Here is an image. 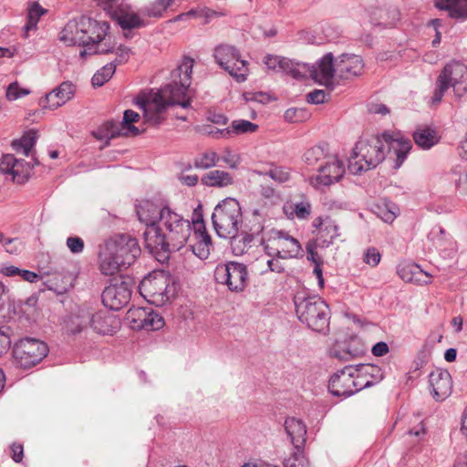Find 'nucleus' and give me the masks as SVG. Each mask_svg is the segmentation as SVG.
I'll return each instance as SVG.
<instances>
[{
	"label": "nucleus",
	"instance_id": "5",
	"mask_svg": "<svg viewBox=\"0 0 467 467\" xmlns=\"http://www.w3.org/2000/svg\"><path fill=\"white\" fill-rule=\"evenodd\" d=\"M193 59L184 57L182 62L171 73V82L162 87L158 93L157 98L167 103V106L179 105L183 109L191 106V98L189 97V88L192 83V73Z\"/></svg>",
	"mask_w": 467,
	"mask_h": 467
},
{
	"label": "nucleus",
	"instance_id": "35",
	"mask_svg": "<svg viewBox=\"0 0 467 467\" xmlns=\"http://www.w3.org/2000/svg\"><path fill=\"white\" fill-rule=\"evenodd\" d=\"M282 61L281 72L289 75L296 79H304L308 77V64L295 62L287 57H284Z\"/></svg>",
	"mask_w": 467,
	"mask_h": 467
},
{
	"label": "nucleus",
	"instance_id": "8",
	"mask_svg": "<svg viewBox=\"0 0 467 467\" xmlns=\"http://www.w3.org/2000/svg\"><path fill=\"white\" fill-rule=\"evenodd\" d=\"M175 278L164 270L150 273L140 283V295L150 304L161 306L177 294Z\"/></svg>",
	"mask_w": 467,
	"mask_h": 467
},
{
	"label": "nucleus",
	"instance_id": "60",
	"mask_svg": "<svg viewBox=\"0 0 467 467\" xmlns=\"http://www.w3.org/2000/svg\"><path fill=\"white\" fill-rule=\"evenodd\" d=\"M328 96L325 90L315 89L306 95V101L311 104L324 103Z\"/></svg>",
	"mask_w": 467,
	"mask_h": 467
},
{
	"label": "nucleus",
	"instance_id": "20",
	"mask_svg": "<svg viewBox=\"0 0 467 467\" xmlns=\"http://www.w3.org/2000/svg\"><path fill=\"white\" fill-rule=\"evenodd\" d=\"M268 240L277 244L282 259L296 258L302 255L303 249L299 241L284 231H268Z\"/></svg>",
	"mask_w": 467,
	"mask_h": 467
},
{
	"label": "nucleus",
	"instance_id": "24",
	"mask_svg": "<svg viewBox=\"0 0 467 467\" xmlns=\"http://www.w3.org/2000/svg\"><path fill=\"white\" fill-rule=\"evenodd\" d=\"M137 104L143 109V118L146 122L153 126H159L163 122L168 106L160 98L154 96L151 100L139 98Z\"/></svg>",
	"mask_w": 467,
	"mask_h": 467
},
{
	"label": "nucleus",
	"instance_id": "54",
	"mask_svg": "<svg viewBox=\"0 0 467 467\" xmlns=\"http://www.w3.org/2000/svg\"><path fill=\"white\" fill-rule=\"evenodd\" d=\"M29 93V89L20 88L17 82H13L8 86L6 89V99L8 100H16L19 98L28 95Z\"/></svg>",
	"mask_w": 467,
	"mask_h": 467
},
{
	"label": "nucleus",
	"instance_id": "10",
	"mask_svg": "<svg viewBox=\"0 0 467 467\" xmlns=\"http://www.w3.org/2000/svg\"><path fill=\"white\" fill-rule=\"evenodd\" d=\"M451 87L458 98H462L467 93V66L465 64L459 61H451L443 67L437 78L432 102H441L444 93Z\"/></svg>",
	"mask_w": 467,
	"mask_h": 467
},
{
	"label": "nucleus",
	"instance_id": "17",
	"mask_svg": "<svg viewBox=\"0 0 467 467\" xmlns=\"http://www.w3.org/2000/svg\"><path fill=\"white\" fill-rule=\"evenodd\" d=\"M101 297L106 307L118 311L129 304L131 289L127 282H116L103 290Z\"/></svg>",
	"mask_w": 467,
	"mask_h": 467
},
{
	"label": "nucleus",
	"instance_id": "22",
	"mask_svg": "<svg viewBox=\"0 0 467 467\" xmlns=\"http://www.w3.org/2000/svg\"><path fill=\"white\" fill-rule=\"evenodd\" d=\"M192 223L196 242L190 244L191 250L200 259H207L213 244L211 236L205 229L202 215L199 214L196 219H192Z\"/></svg>",
	"mask_w": 467,
	"mask_h": 467
},
{
	"label": "nucleus",
	"instance_id": "49",
	"mask_svg": "<svg viewBox=\"0 0 467 467\" xmlns=\"http://www.w3.org/2000/svg\"><path fill=\"white\" fill-rule=\"evenodd\" d=\"M116 49V43L112 41L111 36L107 33L105 39L101 42L92 43L89 47V54H101L106 55L114 52Z\"/></svg>",
	"mask_w": 467,
	"mask_h": 467
},
{
	"label": "nucleus",
	"instance_id": "19",
	"mask_svg": "<svg viewBox=\"0 0 467 467\" xmlns=\"http://www.w3.org/2000/svg\"><path fill=\"white\" fill-rule=\"evenodd\" d=\"M308 77L312 78L316 82L324 85L327 88L333 86V78L337 74V63L334 64V57L332 53H327L322 57L317 66L309 65Z\"/></svg>",
	"mask_w": 467,
	"mask_h": 467
},
{
	"label": "nucleus",
	"instance_id": "13",
	"mask_svg": "<svg viewBox=\"0 0 467 467\" xmlns=\"http://www.w3.org/2000/svg\"><path fill=\"white\" fill-rule=\"evenodd\" d=\"M214 279L224 285L231 292H243L248 285V269L244 264L230 261L218 265L214 270Z\"/></svg>",
	"mask_w": 467,
	"mask_h": 467
},
{
	"label": "nucleus",
	"instance_id": "2",
	"mask_svg": "<svg viewBox=\"0 0 467 467\" xmlns=\"http://www.w3.org/2000/svg\"><path fill=\"white\" fill-rule=\"evenodd\" d=\"M192 226V222L171 209L157 228L143 233L145 247L159 261L168 259L171 252L179 251L186 244Z\"/></svg>",
	"mask_w": 467,
	"mask_h": 467
},
{
	"label": "nucleus",
	"instance_id": "14",
	"mask_svg": "<svg viewBox=\"0 0 467 467\" xmlns=\"http://www.w3.org/2000/svg\"><path fill=\"white\" fill-rule=\"evenodd\" d=\"M214 58L238 83L244 82L248 75V63L241 59L239 51L233 46L221 45L214 49Z\"/></svg>",
	"mask_w": 467,
	"mask_h": 467
},
{
	"label": "nucleus",
	"instance_id": "45",
	"mask_svg": "<svg viewBox=\"0 0 467 467\" xmlns=\"http://www.w3.org/2000/svg\"><path fill=\"white\" fill-rule=\"evenodd\" d=\"M116 71V64L110 62L105 65L102 68L98 70L91 78V83L94 87H101L109 81Z\"/></svg>",
	"mask_w": 467,
	"mask_h": 467
},
{
	"label": "nucleus",
	"instance_id": "18",
	"mask_svg": "<svg viewBox=\"0 0 467 467\" xmlns=\"http://www.w3.org/2000/svg\"><path fill=\"white\" fill-rule=\"evenodd\" d=\"M168 211H171L169 206H162L150 200H143L136 205L138 218L140 223L146 225L144 232L151 228H157Z\"/></svg>",
	"mask_w": 467,
	"mask_h": 467
},
{
	"label": "nucleus",
	"instance_id": "41",
	"mask_svg": "<svg viewBox=\"0 0 467 467\" xmlns=\"http://www.w3.org/2000/svg\"><path fill=\"white\" fill-rule=\"evenodd\" d=\"M47 13V10L43 8L38 3L35 2L31 4L27 9V21L24 26V30L28 32L36 29L39 18Z\"/></svg>",
	"mask_w": 467,
	"mask_h": 467
},
{
	"label": "nucleus",
	"instance_id": "40",
	"mask_svg": "<svg viewBox=\"0 0 467 467\" xmlns=\"http://www.w3.org/2000/svg\"><path fill=\"white\" fill-rule=\"evenodd\" d=\"M338 235V226L334 222L328 221L320 229L317 241L319 243V246L325 248L328 247Z\"/></svg>",
	"mask_w": 467,
	"mask_h": 467
},
{
	"label": "nucleus",
	"instance_id": "11",
	"mask_svg": "<svg viewBox=\"0 0 467 467\" xmlns=\"http://www.w3.org/2000/svg\"><path fill=\"white\" fill-rule=\"evenodd\" d=\"M48 352L49 348L46 342L34 337H24L14 345V363L17 368L28 369L39 364Z\"/></svg>",
	"mask_w": 467,
	"mask_h": 467
},
{
	"label": "nucleus",
	"instance_id": "16",
	"mask_svg": "<svg viewBox=\"0 0 467 467\" xmlns=\"http://www.w3.org/2000/svg\"><path fill=\"white\" fill-rule=\"evenodd\" d=\"M262 234V227L259 223L252 221L251 223H242L237 233L227 236L230 239V246L233 254L236 256L243 255L252 248L256 237Z\"/></svg>",
	"mask_w": 467,
	"mask_h": 467
},
{
	"label": "nucleus",
	"instance_id": "15",
	"mask_svg": "<svg viewBox=\"0 0 467 467\" xmlns=\"http://www.w3.org/2000/svg\"><path fill=\"white\" fill-rule=\"evenodd\" d=\"M106 244L107 250L112 251L120 259L124 268L130 266L141 253L137 239L130 234H118Z\"/></svg>",
	"mask_w": 467,
	"mask_h": 467
},
{
	"label": "nucleus",
	"instance_id": "64",
	"mask_svg": "<svg viewBox=\"0 0 467 467\" xmlns=\"http://www.w3.org/2000/svg\"><path fill=\"white\" fill-rule=\"evenodd\" d=\"M16 242V238L5 237V234L0 232V244L5 248V251L9 254H15L17 252V247L14 245Z\"/></svg>",
	"mask_w": 467,
	"mask_h": 467
},
{
	"label": "nucleus",
	"instance_id": "57",
	"mask_svg": "<svg viewBox=\"0 0 467 467\" xmlns=\"http://www.w3.org/2000/svg\"><path fill=\"white\" fill-rule=\"evenodd\" d=\"M381 259V254L379 250L375 247H369L366 250L363 256V261L367 265H371L372 267L377 266Z\"/></svg>",
	"mask_w": 467,
	"mask_h": 467
},
{
	"label": "nucleus",
	"instance_id": "48",
	"mask_svg": "<svg viewBox=\"0 0 467 467\" xmlns=\"http://www.w3.org/2000/svg\"><path fill=\"white\" fill-rule=\"evenodd\" d=\"M118 23L124 31L139 28L144 26V23L139 15L134 13H125L120 15L118 18Z\"/></svg>",
	"mask_w": 467,
	"mask_h": 467
},
{
	"label": "nucleus",
	"instance_id": "9",
	"mask_svg": "<svg viewBox=\"0 0 467 467\" xmlns=\"http://www.w3.org/2000/svg\"><path fill=\"white\" fill-rule=\"evenodd\" d=\"M213 226L221 238H227L237 233L244 223L240 202L234 198H225L214 208L212 214Z\"/></svg>",
	"mask_w": 467,
	"mask_h": 467
},
{
	"label": "nucleus",
	"instance_id": "61",
	"mask_svg": "<svg viewBox=\"0 0 467 467\" xmlns=\"http://www.w3.org/2000/svg\"><path fill=\"white\" fill-rule=\"evenodd\" d=\"M284 57L266 55L264 62L269 69L280 71Z\"/></svg>",
	"mask_w": 467,
	"mask_h": 467
},
{
	"label": "nucleus",
	"instance_id": "51",
	"mask_svg": "<svg viewBox=\"0 0 467 467\" xmlns=\"http://www.w3.org/2000/svg\"><path fill=\"white\" fill-rule=\"evenodd\" d=\"M285 467H309V462L303 454V449L295 451L284 462Z\"/></svg>",
	"mask_w": 467,
	"mask_h": 467
},
{
	"label": "nucleus",
	"instance_id": "42",
	"mask_svg": "<svg viewBox=\"0 0 467 467\" xmlns=\"http://www.w3.org/2000/svg\"><path fill=\"white\" fill-rule=\"evenodd\" d=\"M399 208L391 202H382L375 206V213L383 222L390 223L397 217Z\"/></svg>",
	"mask_w": 467,
	"mask_h": 467
},
{
	"label": "nucleus",
	"instance_id": "63",
	"mask_svg": "<svg viewBox=\"0 0 467 467\" xmlns=\"http://www.w3.org/2000/svg\"><path fill=\"white\" fill-rule=\"evenodd\" d=\"M294 211L297 218L305 219L311 213V205L307 202H298L295 204Z\"/></svg>",
	"mask_w": 467,
	"mask_h": 467
},
{
	"label": "nucleus",
	"instance_id": "7",
	"mask_svg": "<svg viewBox=\"0 0 467 467\" xmlns=\"http://www.w3.org/2000/svg\"><path fill=\"white\" fill-rule=\"evenodd\" d=\"M119 326V322L114 315L105 310L93 312L88 306L79 307L67 322V332L73 335L82 332L88 327L98 334L112 335Z\"/></svg>",
	"mask_w": 467,
	"mask_h": 467
},
{
	"label": "nucleus",
	"instance_id": "27",
	"mask_svg": "<svg viewBox=\"0 0 467 467\" xmlns=\"http://www.w3.org/2000/svg\"><path fill=\"white\" fill-rule=\"evenodd\" d=\"M285 430L291 440L295 450L303 449L306 443V427L305 423L296 418H287L285 421Z\"/></svg>",
	"mask_w": 467,
	"mask_h": 467
},
{
	"label": "nucleus",
	"instance_id": "33",
	"mask_svg": "<svg viewBox=\"0 0 467 467\" xmlns=\"http://www.w3.org/2000/svg\"><path fill=\"white\" fill-rule=\"evenodd\" d=\"M400 19V12L396 7L376 8L371 15V23L384 26H393Z\"/></svg>",
	"mask_w": 467,
	"mask_h": 467
},
{
	"label": "nucleus",
	"instance_id": "12",
	"mask_svg": "<svg viewBox=\"0 0 467 467\" xmlns=\"http://www.w3.org/2000/svg\"><path fill=\"white\" fill-rule=\"evenodd\" d=\"M358 373L355 368L346 366L335 372L328 381V391L335 397L348 398L368 385V381L358 379Z\"/></svg>",
	"mask_w": 467,
	"mask_h": 467
},
{
	"label": "nucleus",
	"instance_id": "38",
	"mask_svg": "<svg viewBox=\"0 0 467 467\" xmlns=\"http://www.w3.org/2000/svg\"><path fill=\"white\" fill-rule=\"evenodd\" d=\"M36 139L37 131L29 130L24 133L21 139L13 140L12 147L16 151H23L26 156H28L31 149L36 144Z\"/></svg>",
	"mask_w": 467,
	"mask_h": 467
},
{
	"label": "nucleus",
	"instance_id": "34",
	"mask_svg": "<svg viewBox=\"0 0 467 467\" xmlns=\"http://www.w3.org/2000/svg\"><path fill=\"white\" fill-rule=\"evenodd\" d=\"M355 368L357 373H358V379H362L365 382H368V385H367L366 388L379 383L384 378L381 368L376 365L359 364Z\"/></svg>",
	"mask_w": 467,
	"mask_h": 467
},
{
	"label": "nucleus",
	"instance_id": "31",
	"mask_svg": "<svg viewBox=\"0 0 467 467\" xmlns=\"http://www.w3.org/2000/svg\"><path fill=\"white\" fill-rule=\"evenodd\" d=\"M201 182L208 187L224 188L233 185L234 181L231 173L221 170H213L203 174Z\"/></svg>",
	"mask_w": 467,
	"mask_h": 467
},
{
	"label": "nucleus",
	"instance_id": "4",
	"mask_svg": "<svg viewBox=\"0 0 467 467\" xmlns=\"http://www.w3.org/2000/svg\"><path fill=\"white\" fill-rule=\"evenodd\" d=\"M109 24L87 16L69 20L60 32L59 39L67 46H88L105 39Z\"/></svg>",
	"mask_w": 467,
	"mask_h": 467
},
{
	"label": "nucleus",
	"instance_id": "47",
	"mask_svg": "<svg viewBox=\"0 0 467 467\" xmlns=\"http://www.w3.org/2000/svg\"><path fill=\"white\" fill-rule=\"evenodd\" d=\"M149 310L143 307L130 309L128 312V319L132 323V327L144 329L147 327L146 321L149 318Z\"/></svg>",
	"mask_w": 467,
	"mask_h": 467
},
{
	"label": "nucleus",
	"instance_id": "55",
	"mask_svg": "<svg viewBox=\"0 0 467 467\" xmlns=\"http://www.w3.org/2000/svg\"><path fill=\"white\" fill-rule=\"evenodd\" d=\"M146 324L147 327L144 329L159 330L164 326V319L161 315L150 309L149 318H147Z\"/></svg>",
	"mask_w": 467,
	"mask_h": 467
},
{
	"label": "nucleus",
	"instance_id": "39",
	"mask_svg": "<svg viewBox=\"0 0 467 467\" xmlns=\"http://www.w3.org/2000/svg\"><path fill=\"white\" fill-rule=\"evenodd\" d=\"M220 161V156L214 150H205L199 153L193 159V167L199 170H208L215 167Z\"/></svg>",
	"mask_w": 467,
	"mask_h": 467
},
{
	"label": "nucleus",
	"instance_id": "3",
	"mask_svg": "<svg viewBox=\"0 0 467 467\" xmlns=\"http://www.w3.org/2000/svg\"><path fill=\"white\" fill-rule=\"evenodd\" d=\"M109 24L87 16L69 20L60 32L59 39L67 46H88L105 39Z\"/></svg>",
	"mask_w": 467,
	"mask_h": 467
},
{
	"label": "nucleus",
	"instance_id": "26",
	"mask_svg": "<svg viewBox=\"0 0 467 467\" xmlns=\"http://www.w3.org/2000/svg\"><path fill=\"white\" fill-rule=\"evenodd\" d=\"M75 91L74 85L69 81H65L47 93L45 100L48 103V108L57 109L70 100L74 97Z\"/></svg>",
	"mask_w": 467,
	"mask_h": 467
},
{
	"label": "nucleus",
	"instance_id": "21",
	"mask_svg": "<svg viewBox=\"0 0 467 467\" xmlns=\"http://www.w3.org/2000/svg\"><path fill=\"white\" fill-rule=\"evenodd\" d=\"M318 174L313 178L318 185L329 186L339 182L345 174V165L342 161L329 156L325 164L318 168Z\"/></svg>",
	"mask_w": 467,
	"mask_h": 467
},
{
	"label": "nucleus",
	"instance_id": "1",
	"mask_svg": "<svg viewBox=\"0 0 467 467\" xmlns=\"http://www.w3.org/2000/svg\"><path fill=\"white\" fill-rule=\"evenodd\" d=\"M384 143L389 148V153L396 156L393 167L399 169L411 150V140L404 138L400 131H384L381 137L361 138L356 143L348 160V171L358 174L376 168L386 157Z\"/></svg>",
	"mask_w": 467,
	"mask_h": 467
},
{
	"label": "nucleus",
	"instance_id": "59",
	"mask_svg": "<svg viewBox=\"0 0 467 467\" xmlns=\"http://www.w3.org/2000/svg\"><path fill=\"white\" fill-rule=\"evenodd\" d=\"M66 244L72 254H80L83 252L85 244L78 236H70L67 239Z\"/></svg>",
	"mask_w": 467,
	"mask_h": 467
},
{
	"label": "nucleus",
	"instance_id": "62",
	"mask_svg": "<svg viewBox=\"0 0 467 467\" xmlns=\"http://www.w3.org/2000/svg\"><path fill=\"white\" fill-rule=\"evenodd\" d=\"M130 55V49L123 45H119L117 47V57L113 61L116 65L117 64H124L126 63Z\"/></svg>",
	"mask_w": 467,
	"mask_h": 467
},
{
	"label": "nucleus",
	"instance_id": "56",
	"mask_svg": "<svg viewBox=\"0 0 467 467\" xmlns=\"http://www.w3.org/2000/svg\"><path fill=\"white\" fill-rule=\"evenodd\" d=\"M10 327H0V357L5 354L11 346Z\"/></svg>",
	"mask_w": 467,
	"mask_h": 467
},
{
	"label": "nucleus",
	"instance_id": "37",
	"mask_svg": "<svg viewBox=\"0 0 467 467\" xmlns=\"http://www.w3.org/2000/svg\"><path fill=\"white\" fill-rule=\"evenodd\" d=\"M328 148L327 145L318 144L307 149L304 155L303 161L308 166H315L322 160L328 158Z\"/></svg>",
	"mask_w": 467,
	"mask_h": 467
},
{
	"label": "nucleus",
	"instance_id": "53",
	"mask_svg": "<svg viewBox=\"0 0 467 467\" xmlns=\"http://www.w3.org/2000/svg\"><path fill=\"white\" fill-rule=\"evenodd\" d=\"M319 243L316 240H310L306 245V259L312 264L324 263L322 256L317 252Z\"/></svg>",
	"mask_w": 467,
	"mask_h": 467
},
{
	"label": "nucleus",
	"instance_id": "36",
	"mask_svg": "<svg viewBox=\"0 0 467 467\" xmlns=\"http://www.w3.org/2000/svg\"><path fill=\"white\" fill-rule=\"evenodd\" d=\"M21 165V161L15 158L12 154L3 155L0 162V171L9 173L13 177V181L18 184L25 183V175H19L17 167Z\"/></svg>",
	"mask_w": 467,
	"mask_h": 467
},
{
	"label": "nucleus",
	"instance_id": "32",
	"mask_svg": "<svg viewBox=\"0 0 467 467\" xmlns=\"http://www.w3.org/2000/svg\"><path fill=\"white\" fill-rule=\"evenodd\" d=\"M413 140L423 150H429L439 142L436 130L427 126L419 127L413 132Z\"/></svg>",
	"mask_w": 467,
	"mask_h": 467
},
{
	"label": "nucleus",
	"instance_id": "46",
	"mask_svg": "<svg viewBox=\"0 0 467 467\" xmlns=\"http://www.w3.org/2000/svg\"><path fill=\"white\" fill-rule=\"evenodd\" d=\"M174 0H155L153 3L145 6L142 13L150 17H161L163 13L170 7Z\"/></svg>",
	"mask_w": 467,
	"mask_h": 467
},
{
	"label": "nucleus",
	"instance_id": "43",
	"mask_svg": "<svg viewBox=\"0 0 467 467\" xmlns=\"http://www.w3.org/2000/svg\"><path fill=\"white\" fill-rule=\"evenodd\" d=\"M140 119V115L131 110L127 109L124 111L123 119L120 122L122 127V134L130 135H138L140 133L139 129L133 125V123L137 122Z\"/></svg>",
	"mask_w": 467,
	"mask_h": 467
},
{
	"label": "nucleus",
	"instance_id": "58",
	"mask_svg": "<svg viewBox=\"0 0 467 467\" xmlns=\"http://www.w3.org/2000/svg\"><path fill=\"white\" fill-rule=\"evenodd\" d=\"M270 178L278 182H285L289 180V172L282 167H275L266 173Z\"/></svg>",
	"mask_w": 467,
	"mask_h": 467
},
{
	"label": "nucleus",
	"instance_id": "52",
	"mask_svg": "<svg viewBox=\"0 0 467 467\" xmlns=\"http://www.w3.org/2000/svg\"><path fill=\"white\" fill-rule=\"evenodd\" d=\"M260 244L264 247L265 254L273 258H281L280 249L277 244L268 240V232L261 236Z\"/></svg>",
	"mask_w": 467,
	"mask_h": 467
},
{
	"label": "nucleus",
	"instance_id": "23",
	"mask_svg": "<svg viewBox=\"0 0 467 467\" xmlns=\"http://www.w3.org/2000/svg\"><path fill=\"white\" fill-rule=\"evenodd\" d=\"M431 395L437 401H442L451 394L452 379L447 370L436 369L429 376Z\"/></svg>",
	"mask_w": 467,
	"mask_h": 467
},
{
	"label": "nucleus",
	"instance_id": "29",
	"mask_svg": "<svg viewBox=\"0 0 467 467\" xmlns=\"http://www.w3.org/2000/svg\"><path fill=\"white\" fill-rule=\"evenodd\" d=\"M438 9L445 10L448 16L458 21L467 19V0H435Z\"/></svg>",
	"mask_w": 467,
	"mask_h": 467
},
{
	"label": "nucleus",
	"instance_id": "44",
	"mask_svg": "<svg viewBox=\"0 0 467 467\" xmlns=\"http://www.w3.org/2000/svg\"><path fill=\"white\" fill-rule=\"evenodd\" d=\"M122 131L120 122L108 120L105 121L99 129V132L100 133L99 139L110 140L120 136H127L126 134H122Z\"/></svg>",
	"mask_w": 467,
	"mask_h": 467
},
{
	"label": "nucleus",
	"instance_id": "28",
	"mask_svg": "<svg viewBox=\"0 0 467 467\" xmlns=\"http://www.w3.org/2000/svg\"><path fill=\"white\" fill-rule=\"evenodd\" d=\"M400 277L407 283L429 284L431 283V275L424 272L420 265L416 264H406L398 269Z\"/></svg>",
	"mask_w": 467,
	"mask_h": 467
},
{
	"label": "nucleus",
	"instance_id": "30",
	"mask_svg": "<svg viewBox=\"0 0 467 467\" xmlns=\"http://www.w3.org/2000/svg\"><path fill=\"white\" fill-rule=\"evenodd\" d=\"M99 269L105 275H115L120 267H123L120 259L115 256L112 251L107 250V244L105 243L104 248L99 254Z\"/></svg>",
	"mask_w": 467,
	"mask_h": 467
},
{
	"label": "nucleus",
	"instance_id": "6",
	"mask_svg": "<svg viewBox=\"0 0 467 467\" xmlns=\"http://www.w3.org/2000/svg\"><path fill=\"white\" fill-rule=\"evenodd\" d=\"M294 303L297 317L303 324L315 332L329 333L330 310L320 296L297 294Z\"/></svg>",
	"mask_w": 467,
	"mask_h": 467
},
{
	"label": "nucleus",
	"instance_id": "50",
	"mask_svg": "<svg viewBox=\"0 0 467 467\" xmlns=\"http://www.w3.org/2000/svg\"><path fill=\"white\" fill-rule=\"evenodd\" d=\"M258 126L249 120L239 119L232 122L230 130L232 133L235 134H243V133H252L257 130Z\"/></svg>",
	"mask_w": 467,
	"mask_h": 467
},
{
	"label": "nucleus",
	"instance_id": "25",
	"mask_svg": "<svg viewBox=\"0 0 467 467\" xmlns=\"http://www.w3.org/2000/svg\"><path fill=\"white\" fill-rule=\"evenodd\" d=\"M363 68V59L358 55L343 54L337 60V75L342 79H349L361 75Z\"/></svg>",
	"mask_w": 467,
	"mask_h": 467
}]
</instances>
